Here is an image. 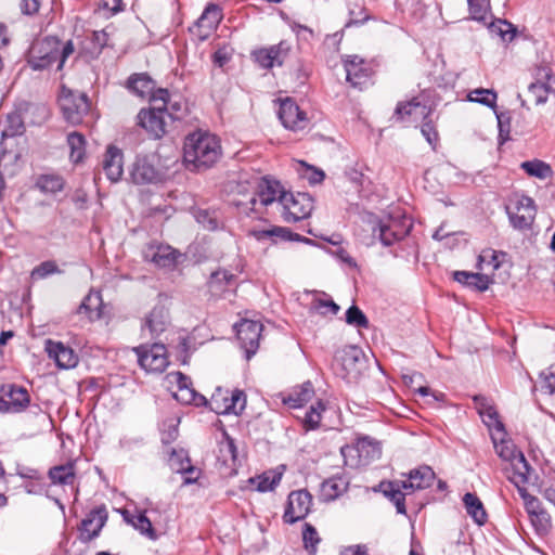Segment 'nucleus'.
Masks as SVG:
<instances>
[{"label":"nucleus","instance_id":"obj_5","mask_svg":"<svg viewBox=\"0 0 555 555\" xmlns=\"http://www.w3.org/2000/svg\"><path fill=\"white\" fill-rule=\"evenodd\" d=\"M494 449L496 454L508 462L505 467L508 479L514 485L527 483L531 467L529 466L522 452L517 451L514 443L509 440L502 439L500 442L494 440Z\"/></svg>","mask_w":555,"mask_h":555},{"label":"nucleus","instance_id":"obj_15","mask_svg":"<svg viewBox=\"0 0 555 555\" xmlns=\"http://www.w3.org/2000/svg\"><path fill=\"white\" fill-rule=\"evenodd\" d=\"M506 210L512 225L518 230L529 229L537 214L534 201L527 195H521L516 201L514 209L507 207Z\"/></svg>","mask_w":555,"mask_h":555},{"label":"nucleus","instance_id":"obj_27","mask_svg":"<svg viewBox=\"0 0 555 555\" xmlns=\"http://www.w3.org/2000/svg\"><path fill=\"white\" fill-rule=\"evenodd\" d=\"M2 395L13 409V413L25 411L30 404V396L28 390L16 384H7L1 387Z\"/></svg>","mask_w":555,"mask_h":555},{"label":"nucleus","instance_id":"obj_44","mask_svg":"<svg viewBox=\"0 0 555 555\" xmlns=\"http://www.w3.org/2000/svg\"><path fill=\"white\" fill-rule=\"evenodd\" d=\"M67 143L70 149L69 157L72 162L79 163L85 155V138L78 132H72L67 135Z\"/></svg>","mask_w":555,"mask_h":555},{"label":"nucleus","instance_id":"obj_14","mask_svg":"<svg viewBox=\"0 0 555 555\" xmlns=\"http://www.w3.org/2000/svg\"><path fill=\"white\" fill-rule=\"evenodd\" d=\"M312 506V495L305 489L292 491L283 515L286 524H295L306 518Z\"/></svg>","mask_w":555,"mask_h":555},{"label":"nucleus","instance_id":"obj_18","mask_svg":"<svg viewBox=\"0 0 555 555\" xmlns=\"http://www.w3.org/2000/svg\"><path fill=\"white\" fill-rule=\"evenodd\" d=\"M248 235L254 237L258 242L271 241L278 243L280 241H297L311 243L310 238L304 237L300 234L294 233L287 228L271 225L269 228H253L248 231Z\"/></svg>","mask_w":555,"mask_h":555},{"label":"nucleus","instance_id":"obj_63","mask_svg":"<svg viewBox=\"0 0 555 555\" xmlns=\"http://www.w3.org/2000/svg\"><path fill=\"white\" fill-rule=\"evenodd\" d=\"M197 221L203 223L204 228L208 230H216L218 228L217 220L211 218L207 211H199L197 214Z\"/></svg>","mask_w":555,"mask_h":555},{"label":"nucleus","instance_id":"obj_43","mask_svg":"<svg viewBox=\"0 0 555 555\" xmlns=\"http://www.w3.org/2000/svg\"><path fill=\"white\" fill-rule=\"evenodd\" d=\"M173 397L177 401L183 404H194L196 406H203L207 404L206 398L196 392L194 388H180L175 393Z\"/></svg>","mask_w":555,"mask_h":555},{"label":"nucleus","instance_id":"obj_23","mask_svg":"<svg viewBox=\"0 0 555 555\" xmlns=\"http://www.w3.org/2000/svg\"><path fill=\"white\" fill-rule=\"evenodd\" d=\"M130 176L135 184H149L160 181V172L149 157H138Z\"/></svg>","mask_w":555,"mask_h":555},{"label":"nucleus","instance_id":"obj_51","mask_svg":"<svg viewBox=\"0 0 555 555\" xmlns=\"http://www.w3.org/2000/svg\"><path fill=\"white\" fill-rule=\"evenodd\" d=\"M324 410V404L321 401H318L315 404L310 406L305 417V424L308 429H315L319 427L321 422V412Z\"/></svg>","mask_w":555,"mask_h":555},{"label":"nucleus","instance_id":"obj_24","mask_svg":"<svg viewBox=\"0 0 555 555\" xmlns=\"http://www.w3.org/2000/svg\"><path fill=\"white\" fill-rule=\"evenodd\" d=\"M169 324V311L164 306H156L145 318L142 331H149L152 338L164 333Z\"/></svg>","mask_w":555,"mask_h":555},{"label":"nucleus","instance_id":"obj_17","mask_svg":"<svg viewBox=\"0 0 555 555\" xmlns=\"http://www.w3.org/2000/svg\"><path fill=\"white\" fill-rule=\"evenodd\" d=\"M107 520V511L104 506L92 509L78 527L79 540L82 543H89L99 537L102 528Z\"/></svg>","mask_w":555,"mask_h":555},{"label":"nucleus","instance_id":"obj_30","mask_svg":"<svg viewBox=\"0 0 555 555\" xmlns=\"http://www.w3.org/2000/svg\"><path fill=\"white\" fill-rule=\"evenodd\" d=\"M379 488L384 495L395 504L398 514H406L405 494L409 492L403 489V480L380 482Z\"/></svg>","mask_w":555,"mask_h":555},{"label":"nucleus","instance_id":"obj_9","mask_svg":"<svg viewBox=\"0 0 555 555\" xmlns=\"http://www.w3.org/2000/svg\"><path fill=\"white\" fill-rule=\"evenodd\" d=\"M282 217L286 222H297L308 218L313 210V199L307 193H291L281 196Z\"/></svg>","mask_w":555,"mask_h":555},{"label":"nucleus","instance_id":"obj_61","mask_svg":"<svg viewBox=\"0 0 555 555\" xmlns=\"http://www.w3.org/2000/svg\"><path fill=\"white\" fill-rule=\"evenodd\" d=\"M16 475H18L20 477H22L24 479H30V480H36V481L41 480V476H40L39 472L35 468L27 467V466H17Z\"/></svg>","mask_w":555,"mask_h":555},{"label":"nucleus","instance_id":"obj_60","mask_svg":"<svg viewBox=\"0 0 555 555\" xmlns=\"http://www.w3.org/2000/svg\"><path fill=\"white\" fill-rule=\"evenodd\" d=\"M541 376L543 377L542 388L548 393L555 392V366H551L545 372H542Z\"/></svg>","mask_w":555,"mask_h":555},{"label":"nucleus","instance_id":"obj_41","mask_svg":"<svg viewBox=\"0 0 555 555\" xmlns=\"http://www.w3.org/2000/svg\"><path fill=\"white\" fill-rule=\"evenodd\" d=\"M496 99H498V94L492 89L478 88V89L472 90L467 94L468 101L482 104L490 108L496 107Z\"/></svg>","mask_w":555,"mask_h":555},{"label":"nucleus","instance_id":"obj_39","mask_svg":"<svg viewBox=\"0 0 555 555\" xmlns=\"http://www.w3.org/2000/svg\"><path fill=\"white\" fill-rule=\"evenodd\" d=\"M102 298L100 293L91 291L79 305L78 313L86 314L89 319H93L94 317L99 318L101 314L99 310Z\"/></svg>","mask_w":555,"mask_h":555},{"label":"nucleus","instance_id":"obj_29","mask_svg":"<svg viewBox=\"0 0 555 555\" xmlns=\"http://www.w3.org/2000/svg\"><path fill=\"white\" fill-rule=\"evenodd\" d=\"M48 477L54 486H70L75 487L76 483V465L74 462L55 465L48 472Z\"/></svg>","mask_w":555,"mask_h":555},{"label":"nucleus","instance_id":"obj_10","mask_svg":"<svg viewBox=\"0 0 555 555\" xmlns=\"http://www.w3.org/2000/svg\"><path fill=\"white\" fill-rule=\"evenodd\" d=\"M534 81L528 87V93L537 105L546 103L550 95H555V75L546 65H539L533 73Z\"/></svg>","mask_w":555,"mask_h":555},{"label":"nucleus","instance_id":"obj_12","mask_svg":"<svg viewBox=\"0 0 555 555\" xmlns=\"http://www.w3.org/2000/svg\"><path fill=\"white\" fill-rule=\"evenodd\" d=\"M370 228L373 240H378L384 246L393 245L409 233V228L392 218L370 221Z\"/></svg>","mask_w":555,"mask_h":555},{"label":"nucleus","instance_id":"obj_40","mask_svg":"<svg viewBox=\"0 0 555 555\" xmlns=\"http://www.w3.org/2000/svg\"><path fill=\"white\" fill-rule=\"evenodd\" d=\"M475 401L479 406L480 415L488 418V421H485L486 424L488 426H494L498 430H504L503 423L499 420L496 410L492 405L486 403L483 397L476 396Z\"/></svg>","mask_w":555,"mask_h":555},{"label":"nucleus","instance_id":"obj_32","mask_svg":"<svg viewBox=\"0 0 555 555\" xmlns=\"http://www.w3.org/2000/svg\"><path fill=\"white\" fill-rule=\"evenodd\" d=\"M453 279L456 282L478 292L487 291L489 285L492 283V280L487 274L468 271H455L453 273Z\"/></svg>","mask_w":555,"mask_h":555},{"label":"nucleus","instance_id":"obj_56","mask_svg":"<svg viewBox=\"0 0 555 555\" xmlns=\"http://www.w3.org/2000/svg\"><path fill=\"white\" fill-rule=\"evenodd\" d=\"M186 466L184 465L183 461L181 462V467L178 469L179 473H182L185 476L184 483L190 485L196 482L198 479L199 473L197 469L191 465L189 457H185Z\"/></svg>","mask_w":555,"mask_h":555},{"label":"nucleus","instance_id":"obj_45","mask_svg":"<svg viewBox=\"0 0 555 555\" xmlns=\"http://www.w3.org/2000/svg\"><path fill=\"white\" fill-rule=\"evenodd\" d=\"M128 521L137 529L141 534L147 537L151 540H156L157 534L152 526V521L146 517L145 513H139L132 516Z\"/></svg>","mask_w":555,"mask_h":555},{"label":"nucleus","instance_id":"obj_6","mask_svg":"<svg viewBox=\"0 0 555 555\" xmlns=\"http://www.w3.org/2000/svg\"><path fill=\"white\" fill-rule=\"evenodd\" d=\"M254 184L256 191L248 202L249 210L253 212L260 214L262 208L274 202H279L281 205V196L287 193L279 181L268 177L255 178Z\"/></svg>","mask_w":555,"mask_h":555},{"label":"nucleus","instance_id":"obj_50","mask_svg":"<svg viewBox=\"0 0 555 555\" xmlns=\"http://www.w3.org/2000/svg\"><path fill=\"white\" fill-rule=\"evenodd\" d=\"M346 322L349 325L359 327V328H367L370 325L369 319L362 312V310L357 306H351L346 311Z\"/></svg>","mask_w":555,"mask_h":555},{"label":"nucleus","instance_id":"obj_7","mask_svg":"<svg viewBox=\"0 0 555 555\" xmlns=\"http://www.w3.org/2000/svg\"><path fill=\"white\" fill-rule=\"evenodd\" d=\"M345 464L350 467L367 465L371 461L380 456L379 443L369 437L358 439L353 446H345L340 449Z\"/></svg>","mask_w":555,"mask_h":555},{"label":"nucleus","instance_id":"obj_35","mask_svg":"<svg viewBox=\"0 0 555 555\" xmlns=\"http://www.w3.org/2000/svg\"><path fill=\"white\" fill-rule=\"evenodd\" d=\"M65 180L57 173H43L36 178L35 188L43 194H56L62 192Z\"/></svg>","mask_w":555,"mask_h":555},{"label":"nucleus","instance_id":"obj_55","mask_svg":"<svg viewBox=\"0 0 555 555\" xmlns=\"http://www.w3.org/2000/svg\"><path fill=\"white\" fill-rule=\"evenodd\" d=\"M312 309L321 314H337L339 306L332 299L318 298L313 300Z\"/></svg>","mask_w":555,"mask_h":555},{"label":"nucleus","instance_id":"obj_8","mask_svg":"<svg viewBox=\"0 0 555 555\" xmlns=\"http://www.w3.org/2000/svg\"><path fill=\"white\" fill-rule=\"evenodd\" d=\"M59 104L64 118L73 125L80 124L90 108L88 96L85 93L74 92L65 87L61 90Z\"/></svg>","mask_w":555,"mask_h":555},{"label":"nucleus","instance_id":"obj_34","mask_svg":"<svg viewBox=\"0 0 555 555\" xmlns=\"http://www.w3.org/2000/svg\"><path fill=\"white\" fill-rule=\"evenodd\" d=\"M313 395L314 389L312 384L310 382H306L302 385L295 387L287 397L283 398V402L289 408L296 409L310 401Z\"/></svg>","mask_w":555,"mask_h":555},{"label":"nucleus","instance_id":"obj_33","mask_svg":"<svg viewBox=\"0 0 555 555\" xmlns=\"http://www.w3.org/2000/svg\"><path fill=\"white\" fill-rule=\"evenodd\" d=\"M127 86L129 90L141 98L150 96L152 100L155 90V81L147 74H133L129 77Z\"/></svg>","mask_w":555,"mask_h":555},{"label":"nucleus","instance_id":"obj_59","mask_svg":"<svg viewBox=\"0 0 555 555\" xmlns=\"http://www.w3.org/2000/svg\"><path fill=\"white\" fill-rule=\"evenodd\" d=\"M531 521L540 532H546L551 527V517L545 511L531 517Z\"/></svg>","mask_w":555,"mask_h":555},{"label":"nucleus","instance_id":"obj_25","mask_svg":"<svg viewBox=\"0 0 555 555\" xmlns=\"http://www.w3.org/2000/svg\"><path fill=\"white\" fill-rule=\"evenodd\" d=\"M122 152L116 146H108L103 158V170L111 182H118L124 173Z\"/></svg>","mask_w":555,"mask_h":555},{"label":"nucleus","instance_id":"obj_46","mask_svg":"<svg viewBox=\"0 0 555 555\" xmlns=\"http://www.w3.org/2000/svg\"><path fill=\"white\" fill-rule=\"evenodd\" d=\"M526 483H519V485H515V486L518 489L519 495L524 500L526 511L528 512L530 517H533L544 511L541 508L540 501L535 496H533L527 492L526 488L524 487Z\"/></svg>","mask_w":555,"mask_h":555},{"label":"nucleus","instance_id":"obj_20","mask_svg":"<svg viewBox=\"0 0 555 555\" xmlns=\"http://www.w3.org/2000/svg\"><path fill=\"white\" fill-rule=\"evenodd\" d=\"M291 46L287 41H281L279 44L269 48H262L254 52L256 63L262 68L281 66L288 55Z\"/></svg>","mask_w":555,"mask_h":555},{"label":"nucleus","instance_id":"obj_28","mask_svg":"<svg viewBox=\"0 0 555 555\" xmlns=\"http://www.w3.org/2000/svg\"><path fill=\"white\" fill-rule=\"evenodd\" d=\"M435 472L429 466H421L409 473L408 480H403V489L408 492L429 488L435 480Z\"/></svg>","mask_w":555,"mask_h":555},{"label":"nucleus","instance_id":"obj_3","mask_svg":"<svg viewBox=\"0 0 555 555\" xmlns=\"http://www.w3.org/2000/svg\"><path fill=\"white\" fill-rule=\"evenodd\" d=\"M168 101L169 91L167 89H157L152 98L153 106L142 108L138 113V125L153 139L163 138L167 132L168 120H173L172 115L168 113Z\"/></svg>","mask_w":555,"mask_h":555},{"label":"nucleus","instance_id":"obj_11","mask_svg":"<svg viewBox=\"0 0 555 555\" xmlns=\"http://www.w3.org/2000/svg\"><path fill=\"white\" fill-rule=\"evenodd\" d=\"M139 365L146 372H163L168 365L167 350L163 344L135 347Z\"/></svg>","mask_w":555,"mask_h":555},{"label":"nucleus","instance_id":"obj_16","mask_svg":"<svg viewBox=\"0 0 555 555\" xmlns=\"http://www.w3.org/2000/svg\"><path fill=\"white\" fill-rule=\"evenodd\" d=\"M278 115L282 125L293 131L302 130L308 125L306 113L289 98L280 101Z\"/></svg>","mask_w":555,"mask_h":555},{"label":"nucleus","instance_id":"obj_42","mask_svg":"<svg viewBox=\"0 0 555 555\" xmlns=\"http://www.w3.org/2000/svg\"><path fill=\"white\" fill-rule=\"evenodd\" d=\"M417 109H421L420 114L423 115L426 107L422 106L416 99H413L409 102H400L395 109L392 118L396 121H404L406 117L416 113Z\"/></svg>","mask_w":555,"mask_h":555},{"label":"nucleus","instance_id":"obj_49","mask_svg":"<svg viewBox=\"0 0 555 555\" xmlns=\"http://www.w3.org/2000/svg\"><path fill=\"white\" fill-rule=\"evenodd\" d=\"M302 540L305 548L308 551V553L310 555H314L317 553V545L321 540L315 528L308 522H306L304 526Z\"/></svg>","mask_w":555,"mask_h":555},{"label":"nucleus","instance_id":"obj_58","mask_svg":"<svg viewBox=\"0 0 555 555\" xmlns=\"http://www.w3.org/2000/svg\"><path fill=\"white\" fill-rule=\"evenodd\" d=\"M422 134L435 147L438 142V132L431 121H424L421 127Z\"/></svg>","mask_w":555,"mask_h":555},{"label":"nucleus","instance_id":"obj_64","mask_svg":"<svg viewBox=\"0 0 555 555\" xmlns=\"http://www.w3.org/2000/svg\"><path fill=\"white\" fill-rule=\"evenodd\" d=\"M40 7L39 0H23L22 11L24 14L31 15L38 12Z\"/></svg>","mask_w":555,"mask_h":555},{"label":"nucleus","instance_id":"obj_54","mask_svg":"<svg viewBox=\"0 0 555 555\" xmlns=\"http://www.w3.org/2000/svg\"><path fill=\"white\" fill-rule=\"evenodd\" d=\"M468 7L472 18L476 21L486 20L489 10V0H468Z\"/></svg>","mask_w":555,"mask_h":555},{"label":"nucleus","instance_id":"obj_21","mask_svg":"<svg viewBox=\"0 0 555 555\" xmlns=\"http://www.w3.org/2000/svg\"><path fill=\"white\" fill-rule=\"evenodd\" d=\"M347 81L354 88L362 89L369 81L371 68L365 65L364 60L357 55L348 56L344 61Z\"/></svg>","mask_w":555,"mask_h":555},{"label":"nucleus","instance_id":"obj_48","mask_svg":"<svg viewBox=\"0 0 555 555\" xmlns=\"http://www.w3.org/2000/svg\"><path fill=\"white\" fill-rule=\"evenodd\" d=\"M219 453L220 459L224 464H228L229 462L235 463L237 457V449L234 440L227 434H224V439L219 444Z\"/></svg>","mask_w":555,"mask_h":555},{"label":"nucleus","instance_id":"obj_1","mask_svg":"<svg viewBox=\"0 0 555 555\" xmlns=\"http://www.w3.org/2000/svg\"><path fill=\"white\" fill-rule=\"evenodd\" d=\"M184 160L196 170L212 167L221 157L219 139L209 132L195 131L184 141Z\"/></svg>","mask_w":555,"mask_h":555},{"label":"nucleus","instance_id":"obj_4","mask_svg":"<svg viewBox=\"0 0 555 555\" xmlns=\"http://www.w3.org/2000/svg\"><path fill=\"white\" fill-rule=\"evenodd\" d=\"M366 369V358L358 346H345L335 353L333 370L348 383L357 382Z\"/></svg>","mask_w":555,"mask_h":555},{"label":"nucleus","instance_id":"obj_57","mask_svg":"<svg viewBox=\"0 0 555 555\" xmlns=\"http://www.w3.org/2000/svg\"><path fill=\"white\" fill-rule=\"evenodd\" d=\"M492 28L498 30L502 39H512L514 37L515 29L513 25L506 21L499 20L496 23L492 24Z\"/></svg>","mask_w":555,"mask_h":555},{"label":"nucleus","instance_id":"obj_37","mask_svg":"<svg viewBox=\"0 0 555 555\" xmlns=\"http://www.w3.org/2000/svg\"><path fill=\"white\" fill-rule=\"evenodd\" d=\"M463 503L467 514L474 519V521L477 525L482 526L483 524H486L488 518L487 512L483 507L482 502L475 493H465L463 496Z\"/></svg>","mask_w":555,"mask_h":555},{"label":"nucleus","instance_id":"obj_36","mask_svg":"<svg viewBox=\"0 0 555 555\" xmlns=\"http://www.w3.org/2000/svg\"><path fill=\"white\" fill-rule=\"evenodd\" d=\"M349 482L343 476H334L322 482L321 494L325 501H334L347 491Z\"/></svg>","mask_w":555,"mask_h":555},{"label":"nucleus","instance_id":"obj_2","mask_svg":"<svg viewBox=\"0 0 555 555\" xmlns=\"http://www.w3.org/2000/svg\"><path fill=\"white\" fill-rule=\"evenodd\" d=\"M75 51L73 42L66 41L64 44L55 37H46L36 40L28 53V64L35 70L49 68L52 64L57 63L56 68H63L65 61Z\"/></svg>","mask_w":555,"mask_h":555},{"label":"nucleus","instance_id":"obj_47","mask_svg":"<svg viewBox=\"0 0 555 555\" xmlns=\"http://www.w3.org/2000/svg\"><path fill=\"white\" fill-rule=\"evenodd\" d=\"M281 476L274 475L272 478L267 474H262L260 476L251 477L248 479V483L255 487V489L259 492H266L273 490V488L280 482Z\"/></svg>","mask_w":555,"mask_h":555},{"label":"nucleus","instance_id":"obj_26","mask_svg":"<svg viewBox=\"0 0 555 555\" xmlns=\"http://www.w3.org/2000/svg\"><path fill=\"white\" fill-rule=\"evenodd\" d=\"M181 255L169 245L150 246L145 257L159 268H173Z\"/></svg>","mask_w":555,"mask_h":555},{"label":"nucleus","instance_id":"obj_13","mask_svg":"<svg viewBox=\"0 0 555 555\" xmlns=\"http://www.w3.org/2000/svg\"><path fill=\"white\" fill-rule=\"evenodd\" d=\"M234 328L240 346L245 351L246 359L249 360L259 348L263 325L258 321L242 320L234 325Z\"/></svg>","mask_w":555,"mask_h":555},{"label":"nucleus","instance_id":"obj_31","mask_svg":"<svg viewBox=\"0 0 555 555\" xmlns=\"http://www.w3.org/2000/svg\"><path fill=\"white\" fill-rule=\"evenodd\" d=\"M236 283V275L228 270L220 269L210 274L208 288L212 295L220 296Z\"/></svg>","mask_w":555,"mask_h":555},{"label":"nucleus","instance_id":"obj_52","mask_svg":"<svg viewBox=\"0 0 555 555\" xmlns=\"http://www.w3.org/2000/svg\"><path fill=\"white\" fill-rule=\"evenodd\" d=\"M60 269L57 264L52 260H47L41 262L39 266L35 267L31 271V279L39 280L44 279L51 274L60 273Z\"/></svg>","mask_w":555,"mask_h":555},{"label":"nucleus","instance_id":"obj_38","mask_svg":"<svg viewBox=\"0 0 555 555\" xmlns=\"http://www.w3.org/2000/svg\"><path fill=\"white\" fill-rule=\"evenodd\" d=\"M520 168L530 177H534L538 179H547L553 177L552 167L543 160L533 159L522 162L520 164Z\"/></svg>","mask_w":555,"mask_h":555},{"label":"nucleus","instance_id":"obj_22","mask_svg":"<svg viewBox=\"0 0 555 555\" xmlns=\"http://www.w3.org/2000/svg\"><path fill=\"white\" fill-rule=\"evenodd\" d=\"M222 20V12L219 5L209 3L195 23L201 40L209 37Z\"/></svg>","mask_w":555,"mask_h":555},{"label":"nucleus","instance_id":"obj_62","mask_svg":"<svg viewBox=\"0 0 555 555\" xmlns=\"http://www.w3.org/2000/svg\"><path fill=\"white\" fill-rule=\"evenodd\" d=\"M169 378L171 383H175L178 386V389L192 387V382L190 377H188L181 372L171 373L169 375Z\"/></svg>","mask_w":555,"mask_h":555},{"label":"nucleus","instance_id":"obj_53","mask_svg":"<svg viewBox=\"0 0 555 555\" xmlns=\"http://www.w3.org/2000/svg\"><path fill=\"white\" fill-rule=\"evenodd\" d=\"M246 405V395L242 390H233L230 397V403L225 405L227 412H232L234 414L241 413Z\"/></svg>","mask_w":555,"mask_h":555},{"label":"nucleus","instance_id":"obj_19","mask_svg":"<svg viewBox=\"0 0 555 555\" xmlns=\"http://www.w3.org/2000/svg\"><path fill=\"white\" fill-rule=\"evenodd\" d=\"M44 350L48 353V357L55 362L59 369H74L79 362L77 353L62 341L46 339Z\"/></svg>","mask_w":555,"mask_h":555}]
</instances>
